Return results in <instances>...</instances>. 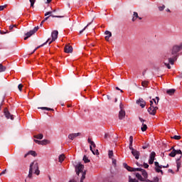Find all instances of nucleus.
Masks as SVG:
<instances>
[{
	"instance_id": "nucleus-17",
	"label": "nucleus",
	"mask_w": 182,
	"mask_h": 182,
	"mask_svg": "<svg viewBox=\"0 0 182 182\" xmlns=\"http://www.w3.org/2000/svg\"><path fill=\"white\" fill-rule=\"evenodd\" d=\"M80 132L75 133V134H70L68 135V138L70 139V140H73L75 139V137H77L78 136H80Z\"/></svg>"
},
{
	"instance_id": "nucleus-34",
	"label": "nucleus",
	"mask_w": 182,
	"mask_h": 182,
	"mask_svg": "<svg viewBox=\"0 0 182 182\" xmlns=\"http://www.w3.org/2000/svg\"><path fill=\"white\" fill-rule=\"evenodd\" d=\"M145 181L146 182H159V178H157V177L154 178V181H150L149 179H146Z\"/></svg>"
},
{
	"instance_id": "nucleus-45",
	"label": "nucleus",
	"mask_w": 182,
	"mask_h": 182,
	"mask_svg": "<svg viewBox=\"0 0 182 182\" xmlns=\"http://www.w3.org/2000/svg\"><path fill=\"white\" fill-rule=\"evenodd\" d=\"M164 65H165V66H166V68H168V69H171V66L170 65V64L169 63H164Z\"/></svg>"
},
{
	"instance_id": "nucleus-13",
	"label": "nucleus",
	"mask_w": 182,
	"mask_h": 182,
	"mask_svg": "<svg viewBox=\"0 0 182 182\" xmlns=\"http://www.w3.org/2000/svg\"><path fill=\"white\" fill-rule=\"evenodd\" d=\"M64 50L65 53H72L73 52V48L72 46L67 45L65 46Z\"/></svg>"
},
{
	"instance_id": "nucleus-52",
	"label": "nucleus",
	"mask_w": 182,
	"mask_h": 182,
	"mask_svg": "<svg viewBox=\"0 0 182 182\" xmlns=\"http://www.w3.org/2000/svg\"><path fill=\"white\" fill-rule=\"evenodd\" d=\"M14 26L11 25V26H9V30H10V31H12V29H14Z\"/></svg>"
},
{
	"instance_id": "nucleus-50",
	"label": "nucleus",
	"mask_w": 182,
	"mask_h": 182,
	"mask_svg": "<svg viewBox=\"0 0 182 182\" xmlns=\"http://www.w3.org/2000/svg\"><path fill=\"white\" fill-rule=\"evenodd\" d=\"M139 119L141 121V123H144V122H146V120L143 119L141 117H139Z\"/></svg>"
},
{
	"instance_id": "nucleus-18",
	"label": "nucleus",
	"mask_w": 182,
	"mask_h": 182,
	"mask_svg": "<svg viewBox=\"0 0 182 182\" xmlns=\"http://www.w3.org/2000/svg\"><path fill=\"white\" fill-rule=\"evenodd\" d=\"M52 14H53V11H48V12H46L45 14V16H48V15H50V16H52V18H63L64 16H53L52 15Z\"/></svg>"
},
{
	"instance_id": "nucleus-7",
	"label": "nucleus",
	"mask_w": 182,
	"mask_h": 182,
	"mask_svg": "<svg viewBox=\"0 0 182 182\" xmlns=\"http://www.w3.org/2000/svg\"><path fill=\"white\" fill-rule=\"evenodd\" d=\"M157 110H159L158 107H149L148 108V112L149 114H151L152 116H156V113H157Z\"/></svg>"
},
{
	"instance_id": "nucleus-22",
	"label": "nucleus",
	"mask_w": 182,
	"mask_h": 182,
	"mask_svg": "<svg viewBox=\"0 0 182 182\" xmlns=\"http://www.w3.org/2000/svg\"><path fill=\"white\" fill-rule=\"evenodd\" d=\"M136 178H138V180H139L140 181H146V179H144V178H143V176H141V173H136Z\"/></svg>"
},
{
	"instance_id": "nucleus-47",
	"label": "nucleus",
	"mask_w": 182,
	"mask_h": 182,
	"mask_svg": "<svg viewBox=\"0 0 182 182\" xmlns=\"http://www.w3.org/2000/svg\"><path fill=\"white\" fill-rule=\"evenodd\" d=\"M34 141H35V143H36L37 144H41V141H39V140H38V139H34Z\"/></svg>"
},
{
	"instance_id": "nucleus-58",
	"label": "nucleus",
	"mask_w": 182,
	"mask_h": 182,
	"mask_svg": "<svg viewBox=\"0 0 182 182\" xmlns=\"http://www.w3.org/2000/svg\"><path fill=\"white\" fill-rule=\"evenodd\" d=\"M163 167H164V166H163V165H159V168H159V170H161V168H163Z\"/></svg>"
},
{
	"instance_id": "nucleus-44",
	"label": "nucleus",
	"mask_w": 182,
	"mask_h": 182,
	"mask_svg": "<svg viewBox=\"0 0 182 182\" xmlns=\"http://www.w3.org/2000/svg\"><path fill=\"white\" fill-rule=\"evenodd\" d=\"M164 8H166V6L163 5L159 7V11H164Z\"/></svg>"
},
{
	"instance_id": "nucleus-1",
	"label": "nucleus",
	"mask_w": 182,
	"mask_h": 182,
	"mask_svg": "<svg viewBox=\"0 0 182 182\" xmlns=\"http://www.w3.org/2000/svg\"><path fill=\"white\" fill-rule=\"evenodd\" d=\"M180 50H181L180 46H174L172 48L171 53L165 56L168 59L170 64L174 65V61L177 60V56H178V52H180Z\"/></svg>"
},
{
	"instance_id": "nucleus-51",
	"label": "nucleus",
	"mask_w": 182,
	"mask_h": 182,
	"mask_svg": "<svg viewBox=\"0 0 182 182\" xmlns=\"http://www.w3.org/2000/svg\"><path fill=\"white\" fill-rule=\"evenodd\" d=\"M168 172L171 173L172 174H174V171L172 169H168Z\"/></svg>"
},
{
	"instance_id": "nucleus-23",
	"label": "nucleus",
	"mask_w": 182,
	"mask_h": 182,
	"mask_svg": "<svg viewBox=\"0 0 182 182\" xmlns=\"http://www.w3.org/2000/svg\"><path fill=\"white\" fill-rule=\"evenodd\" d=\"M167 95H169V96H173L174 93H176V90L174 89H170L166 91Z\"/></svg>"
},
{
	"instance_id": "nucleus-28",
	"label": "nucleus",
	"mask_w": 182,
	"mask_h": 182,
	"mask_svg": "<svg viewBox=\"0 0 182 182\" xmlns=\"http://www.w3.org/2000/svg\"><path fill=\"white\" fill-rule=\"evenodd\" d=\"M152 100L154 102V105L155 106H157V105H159V101L160 100V98L159 97H156V98L153 99Z\"/></svg>"
},
{
	"instance_id": "nucleus-29",
	"label": "nucleus",
	"mask_w": 182,
	"mask_h": 182,
	"mask_svg": "<svg viewBox=\"0 0 182 182\" xmlns=\"http://www.w3.org/2000/svg\"><path fill=\"white\" fill-rule=\"evenodd\" d=\"M6 70V67L0 63V73L5 72Z\"/></svg>"
},
{
	"instance_id": "nucleus-2",
	"label": "nucleus",
	"mask_w": 182,
	"mask_h": 182,
	"mask_svg": "<svg viewBox=\"0 0 182 182\" xmlns=\"http://www.w3.org/2000/svg\"><path fill=\"white\" fill-rule=\"evenodd\" d=\"M34 171V173L36 174V176H39L41 171H39V165L38 164V161H34L33 163L30 165V169L28 172V178H32V174Z\"/></svg>"
},
{
	"instance_id": "nucleus-46",
	"label": "nucleus",
	"mask_w": 182,
	"mask_h": 182,
	"mask_svg": "<svg viewBox=\"0 0 182 182\" xmlns=\"http://www.w3.org/2000/svg\"><path fill=\"white\" fill-rule=\"evenodd\" d=\"M176 154H182L181 150H176Z\"/></svg>"
},
{
	"instance_id": "nucleus-48",
	"label": "nucleus",
	"mask_w": 182,
	"mask_h": 182,
	"mask_svg": "<svg viewBox=\"0 0 182 182\" xmlns=\"http://www.w3.org/2000/svg\"><path fill=\"white\" fill-rule=\"evenodd\" d=\"M6 8L5 6H0V11H4Z\"/></svg>"
},
{
	"instance_id": "nucleus-42",
	"label": "nucleus",
	"mask_w": 182,
	"mask_h": 182,
	"mask_svg": "<svg viewBox=\"0 0 182 182\" xmlns=\"http://www.w3.org/2000/svg\"><path fill=\"white\" fill-rule=\"evenodd\" d=\"M89 25H90V23H89L82 30H81L80 31V33H83V31H86V28H87V26H89Z\"/></svg>"
},
{
	"instance_id": "nucleus-37",
	"label": "nucleus",
	"mask_w": 182,
	"mask_h": 182,
	"mask_svg": "<svg viewBox=\"0 0 182 182\" xmlns=\"http://www.w3.org/2000/svg\"><path fill=\"white\" fill-rule=\"evenodd\" d=\"M171 139H174V140H180L181 139V136L175 135Z\"/></svg>"
},
{
	"instance_id": "nucleus-38",
	"label": "nucleus",
	"mask_w": 182,
	"mask_h": 182,
	"mask_svg": "<svg viewBox=\"0 0 182 182\" xmlns=\"http://www.w3.org/2000/svg\"><path fill=\"white\" fill-rule=\"evenodd\" d=\"M108 156L109 159H112L113 157V151H109Z\"/></svg>"
},
{
	"instance_id": "nucleus-40",
	"label": "nucleus",
	"mask_w": 182,
	"mask_h": 182,
	"mask_svg": "<svg viewBox=\"0 0 182 182\" xmlns=\"http://www.w3.org/2000/svg\"><path fill=\"white\" fill-rule=\"evenodd\" d=\"M150 107H157V106L154 105V102L153 100L150 101Z\"/></svg>"
},
{
	"instance_id": "nucleus-15",
	"label": "nucleus",
	"mask_w": 182,
	"mask_h": 182,
	"mask_svg": "<svg viewBox=\"0 0 182 182\" xmlns=\"http://www.w3.org/2000/svg\"><path fill=\"white\" fill-rule=\"evenodd\" d=\"M155 164V171L156 173H161V174H163V170L159 168V167L160 166V164H159V162L156 161L154 162Z\"/></svg>"
},
{
	"instance_id": "nucleus-57",
	"label": "nucleus",
	"mask_w": 182,
	"mask_h": 182,
	"mask_svg": "<svg viewBox=\"0 0 182 182\" xmlns=\"http://www.w3.org/2000/svg\"><path fill=\"white\" fill-rule=\"evenodd\" d=\"M163 168H168V164H167L166 166H164Z\"/></svg>"
},
{
	"instance_id": "nucleus-55",
	"label": "nucleus",
	"mask_w": 182,
	"mask_h": 182,
	"mask_svg": "<svg viewBox=\"0 0 182 182\" xmlns=\"http://www.w3.org/2000/svg\"><path fill=\"white\" fill-rule=\"evenodd\" d=\"M49 16H47V17H46L44 19H43V21H45V22H46V21H48V19H49Z\"/></svg>"
},
{
	"instance_id": "nucleus-27",
	"label": "nucleus",
	"mask_w": 182,
	"mask_h": 182,
	"mask_svg": "<svg viewBox=\"0 0 182 182\" xmlns=\"http://www.w3.org/2000/svg\"><path fill=\"white\" fill-rule=\"evenodd\" d=\"M33 137H34V139H38V140H42V139H43V134H38L37 135H34Z\"/></svg>"
},
{
	"instance_id": "nucleus-62",
	"label": "nucleus",
	"mask_w": 182,
	"mask_h": 182,
	"mask_svg": "<svg viewBox=\"0 0 182 182\" xmlns=\"http://www.w3.org/2000/svg\"><path fill=\"white\" fill-rule=\"evenodd\" d=\"M112 163H113V164H116V160L112 159Z\"/></svg>"
},
{
	"instance_id": "nucleus-10",
	"label": "nucleus",
	"mask_w": 182,
	"mask_h": 182,
	"mask_svg": "<svg viewBox=\"0 0 182 182\" xmlns=\"http://www.w3.org/2000/svg\"><path fill=\"white\" fill-rule=\"evenodd\" d=\"M4 115L6 117V119H11V120H14V115L11 114V113H9V111L8 110L7 108L4 109Z\"/></svg>"
},
{
	"instance_id": "nucleus-59",
	"label": "nucleus",
	"mask_w": 182,
	"mask_h": 182,
	"mask_svg": "<svg viewBox=\"0 0 182 182\" xmlns=\"http://www.w3.org/2000/svg\"><path fill=\"white\" fill-rule=\"evenodd\" d=\"M5 171H6V170L3 171L0 173V176H2V174H5Z\"/></svg>"
},
{
	"instance_id": "nucleus-41",
	"label": "nucleus",
	"mask_w": 182,
	"mask_h": 182,
	"mask_svg": "<svg viewBox=\"0 0 182 182\" xmlns=\"http://www.w3.org/2000/svg\"><path fill=\"white\" fill-rule=\"evenodd\" d=\"M22 87H23V85L19 84L18 86V89L20 92H22Z\"/></svg>"
},
{
	"instance_id": "nucleus-53",
	"label": "nucleus",
	"mask_w": 182,
	"mask_h": 182,
	"mask_svg": "<svg viewBox=\"0 0 182 182\" xmlns=\"http://www.w3.org/2000/svg\"><path fill=\"white\" fill-rule=\"evenodd\" d=\"M87 141L90 144V143L92 141V138H88Z\"/></svg>"
},
{
	"instance_id": "nucleus-32",
	"label": "nucleus",
	"mask_w": 182,
	"mask_h": 182,
	"mask_svg": "<svg viewBox=\"0 0 182 182\" xmlns=\"http://www.w3.org/2000/svg\"><path fill=\"white\" fill-rule=\"evenodd\" d=\"M141 86H143V87H147V86H149V81H142Z\"/></svg>"
},
{
	"instance_id": "nucleus-43",
	"label": "nucleus",
	"mask_w": 182,
	"mask_h": 182,
	"mask_svg": "<svg viewBox=\"0 0 182 182\" xmlns=\"http://www.w3.org/2000/svg\"><path fill=\"white\" fill-rule=\"evenodd\" d=\"M0 33H1V35H5L6 33H9V31H0Z\"/></svg>"
},
{
	"instance_id": "nucleus-24",
	"label": "nucleus",
	"mask_w": 182,
	"mask_h": 182,
	"mask_svg": "<svg viewBox=\"0 0 182 182\" xmlns=\"http://www.w3.org/2000/svg\"><path fill=\"white\" fill-rule=\"evenodd\" d=\"M172 151L168 154L170 157H176V149H174V147L171 148Z\"/></svg>"
},
{
	"instance_id": "nucleus-36",
	"label": "nucleus",
	"mask_w": 182,
	"mask_h": 182,
	"mask_svg": "<svg viewBox=\"0 0 182 182\" xmlns=\"http://www.w3.org/2000/svg\"><path fill=\"white\" fill-rule=\"evenodd\" d=\"M83 161H84L85 163H89V162L90 161V160H89V158H87V156H84V157H83Z\"/></svg>"
},
{
	"instance_id": "nucleus-31",
	"label": "nucleus",
	"mask_w": 182,
	"mask_h": 182,
	"mask_svg": "<svg viewBox=\"0 0 182 182\" xmlns=\"http://www.w3.org/2000/svg\"><path fill=\"white\" fill-rule=\"evenodd\" d=\"M141 132H146L147 130V124L142 123V127H141Z\"/></svg>"
},
{
	"instance_id": "nucleus-63",
	"label": "nucleus",
	"mask_w": 182,
	"mask_h": 182,
	"mask_svg": "<svg viewBox=\"0 0 182 182\" xmlns=\"http://www.w3.org/2000/svg\"><path fill=\"white\" fill-rule=\"evenodd\" d=\"M179 48H181V49H182V43H181V45L179 46Z\"/></svg>"
},
{
	"instance_id": "nucleus-26",
	"label": "nucleus",
	"mask_w": 182,
	"mask_h": 182,
	"mask_svg": "<svg viewBox=\"0 0 182 182\" xmlns=\"http://www.w3.org/2000/svg\"><path fill=\"white\" fill-rule=\"evenodd\" d=\"M176 166H177L176 171H180V168L181 167V161H180V159H178L176 161Z\"/></svg>"
},
{
	"instance_id": "nucleus-11",
	"label": "nucleus",
	"mask_w": 182,
	"mask_h": 182,
	"mask_svg": "<svg viewBox=\"0 0 182 182\" xmlns=\"http://www.w3.org/2000/svg\"><path fill=\"white\" fill-rule=\"evenodd\" d=\"M124 167L128 171H137L140 170L138 168H132V167L129 166V165H127V164H124Z\"/></svg>"
},
{
	"instance_id": "nucleus-12",
	"label": "nucleus",
	"mask_w": 182,
	"mask_h": 182,
	"mask_svg": "<svg viewBox=\"0 0 182 182\" xmlns=\"http://www.w3.org/2000/svg\"><path fill=\"white\" fill-rule=\"evenodd\" d=\"M138 171H140L141 176H143L144 180H146V178H147V177L149 176V175L147 174V172L146 171V170L141 168H138Z\"/></svg>"
},
{
	"instance_id": "nucleus-16",
	"label": "nucleus",
	"mask_w": 182,
	"mask_h": 182,
	"mask_svg": "<svg viewBox=\"0 0 182 182\" xmlns=\"http://www.w3.org/2000/svg\"><path fill=\"white\" fill-rule=\"evenodd\" d=\"M126 116V112L124 110L121 109L119 113V119L120 120H123Z\"/></svg>"
},
{
	"instance_id": "nucleus-8",
	"label": "nucleus",
	"mask_w": 182,
	"mask_h": 182,
	"mask_svg": "<svg viewBox=\"0 0 182 182\" xmlns=\"http://www.w3.org/2000/svg\"><path fill=\"white\" fill-rule=\"evenodd\" d=\"M90 149L92 151V154H99V151L97 149L96 150L93 149V148L96 149V144H95V142L92 141V142H90Z\"/></svg>"
},
{
	"instance_id": "nucleus-19",
	"label": "nucleus",
	"mask_w": 182,
	"mask_h": 182,
	"mask_svg": "<svg viewBox=\"0 0 182 182\" xmlns=\"http://www.w3.org/2000/svg\"><path fill=\"white\" fill-rule=\"evenodd\" d=\"M139 18L140 21H141V17H139V14L137 12L134 11L132 17V22H134L136 19Z\"/></svg>"
},
{
	"instance_id": "nucleus-33",
	"label": "nucleus",
	"mask_w": 182,
	"mask_h": 182,
	"mask_svg": "<svg viewBox=\"0 0 182 182\" xmlns=\"http://www.w3.org/2000/svg\"><path fill=\"white\" fill-rule=\"evenodd\" d=\"M38 109H41V110H48V111L53 110V109L46 107H38Z\"/></svg>"
},
{
	"instance_id": "nucleus-14",
	"label": "nucleus",
	"mask_w": 182,
	"mask_h": 182,
	"mask_svg": "<svg viewBox=\"0 0 182 182\" xmlns=\"http://www.w3.org/2000/svg\"><path fill=\"white\" fill-rule=\"evenodd\" d=\"M136 103L140 105V107L143 109L146 107V102L143 98L139 99L136 101Z\"/></svg>"
},
{
	"instance_id": "nucleus-64",
	"label": "nucleus",
	"mask_w": 182,
	"mask_h": 182,
	"mask_svg": "<svg viewBox=\"0 0 182 182\" xmlns=\"http://www.w3.org/2000/svg\"><path fill=\"white\" fill-rule=\"evenodd\" d=\"M179 77H182V73L179 75Z\"/></svg>"
},
{
	"instance_id": "nucleus-54",
	"label": "nucleus",
	"mask_w": 182,
	"mask_h": 182,
	"mask_svg": "<svg viewBox=\"0 0 182 182\" xmlns=\"http://www.w3.org/2000/svg\"><path fill=\"white\" fill-rule=\"evenodd\" d=\"M147 147H149V144L143 146L142 149H147Z\"/></svg>"
},
{
	"instance_id": "nucleus-6",
	"label": "nucleus",
	"mask_w": 182,
	"mask_h": 182,
	"mask_svg": "<svg viewBox=\"0 0 182 182\" xmlns=\"http://www.w3.org/2000/svg\"><path fill=\"white\" fill-rule=\"evenodd\" d=\"M38 29H39V26H36L33 28V30L28 31L26 34V36L24 38V41H26V39L31 38V36H32V35H34L36 32H38Z\"/></svg>"
},
{
	"instance_id": "nucleus-21",
	"label": "nucleus",
	"mask_w": 182,
	"mask_h": 182,
	"mask_svg": "<svg viewBox=\"0 0 182 182\" xmlns=\"http://www.w3.org/2000/svg\"><path fill=\"white\" fill-rule=\"evenodd\" d=\"M105 33L107 35V36H105V40L109 41V39L112 38V32L106 31Z\"/></svg>"
},
{
	"instance_id": "nucleus-9",
	"label": "nucleus",
	"mask_w": 182,
	"mask_h": 182,
	"mask_svg": "<svg viewBox=\"0 0 182 182\" xmlns=\"http://www.w3.org/2000/svg\"><path fill=\"white\" fill-rule=\"evenodd\" d=\"M154 159H156V152L152 151L149 156V164H153L154 163Z\"/></svg>"
},
{
	"instance_id": "nucleus-61",
	"label": "nucleus",
	"mask_w": 182,
	"mask_h": 182,
	"mask_svg": "<svg viewBox=\"0 0 182 182\" xmlns=\"http://www.w3.org/2000/svg\"><path fill=\"white\" fill-rule=\"evenodd\" d=\"M52 2V0H47V4H50Z\"/></svg>"
},
{
	"instance_id": "nucleus-30",
	"label": "nucleus",
	"mask_w": 182,
	"mask_h": 182,
	"mask_svg": "<svg viewBox=\"0 0 182 182\" xmlns=\"http://www.w3.org/2000/svg\"><path fill=\"white\" fill-rule=\"evenodd\" d=\"M64 160H65V154L60 155L59 158H58V161L60 163H62V162H63Z\"/></svg>"
},
{
	"instance_id": "nucleus-60",
	"label": "nucleus",
	"mask_w": 182,
	"mask_h": 182,
	"mask_svg": "<svg viewBox=\"0 0 182 182\" xmlns=\"http://www.w3.org/2000/svg\"><path fill=\"white\" fill-rule=\"evenodd\" d=\"M43 23H45V21H44V20H43L42 21H41V26H42V25H43Z\"/></svg>"
},
{
	"instance_id": "nucleus-20",
	"label": "nucleus",
	"mask_w": 182,
	"mask_h": 182,
	"mask_svg": "<svg viewBox=\"0 0 182 182\" xmlns=\"http://www.w3.org/2000/svg\"><path fill=\"white\" fill-rule=\"evenodd\" d=\"M29 154H31V156H33V157H36V156H37L36 152L35 151H29L28 153H27L24 155V157L25 158L28 157V156H29Z\"/></svg>"
},
{
	"instance_id": "nucleus-5",
	"label": "nucleus",
	"mask_w": 182,
	"mask_h": 182,
	"mask_svg": "<svg viewBox=\"0 0 182 182\" xmlns=\"http://www.w3.org/2000/svg\"><path fill=\"white\" fill-rule=\"evenodd\" d=\"M129 149L132 150V154L135 157L136 160H139L140 157V151L133 148V136H129Z\"/></svg>"
},
{
	"instance_id": "nucleus-25",
	"label": "nucleus",
	"mask_w": 182,
	"mask_h": 182,
	"mask_svg": "<svg viewBox=\"0 0 182 182\" xmlns=\"http://www.w3.org/2000/svg\"><path fill=\"white\" fill-rule=\"evenodd\" d=\"M50 143V141H49L48 139H43V141H41V146H46V144H49Z\"/></svg>"
},
{
	"instance_id": "nucleus-49",
	"label": "nucleus",
	"mask_w": 182,
	"mask_h": 182,
	"mask_svg": "<svg viewBox=\"0 0 182 182\" xmlns=\"http://www.w3.org/2000/svg\"><path fill=\"white\" fill-rule=\"evenodd\" d=\"M143 166H144V168H149V165L147 164L144 163Z\"/></svg>"
},
{
	"instance_id": "nucleus-3",
	"label": "nucleus",
	"mask_w": 182,
	"mask_h": 182,
	"mask_svg": "<svg viewBox=\"0 0 182 182\" xmlns=\"http://www.w3.org/2000/svg\"><path fill=\"white\" fill-rule=\"evenodd\" d=\"M58 35H59V32L56 30H54L52 33H51V38H48L46 43H43L41 46H38L37 48H35V50L33 51V53L36 52V50H38V49H39V48H42V46H45V45H46V43H49V45H50V43H52V42H55V40L58 39Z\"/></svg>"
},
{
	"instance_id": "nucleus-39",
	"label": "nucleus",
	"mask_w": 182,
	"mask_h": 182,
	"mask_svg": "<svg viewBox=\"0 0 182 182\" xmlns=\"http://www.w3.org/2000/svg\"><path fill=\"white\" fill-rule=\"evenodd\" d=\"M31 2V7L33 8V5H35V2H36V0H29Z\"/></svg>"
},
{
	"instance_id": "nucleus-4",
	"label": "nucleus",
	"mask_w": 182,
	"mask_h": 182,
	"mask_svg": "<svg viewBox=\"0 0 182 182\" xmlns=\"http://www.w3.org/2000/svg\"><path fill=\"white\" fill-rule=\"evenodd\" d=\"M83 168H85V166H83L81 164H78L75 166V172L77 176H79V174H80V173H82L81 179H80V182H83V180H85V178H86V172H83Z\"/></svg>"
},
{
	"instance_id": "nucleus-35",
	"label": "nucleus",
	"mask_w": 182,
	"mask_h": 182,
	"mask_svg": "<svg viewBox=\"0 0 182 182\" xmlns=\"http://www.w3.org/2000/svg\"><path fill=\"white\" fill-rule=\"evenodd\" d=\"M129 182H139L136 178H132V176H129Z\"/></svg>"
},
{
	"instance_id": "nucleus-56",
	"label": "nucleus",
	"mask_w": 182,
	"mask_h": 182,
	"mask_svg": "<svg viewBox=\"0 0 182 182\" xmlns=\"http://www.w3.org/2000/svg\"><path fill=\"white\" fill-rule=\"evenodd\" d=\"M107 137H109V134H105V139H107Z\"/></svg>"
}]
</instances>
